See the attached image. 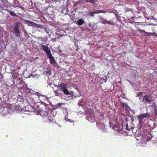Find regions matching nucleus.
<instances>
[{
    "mask_svg": "<svg viewBox=\"0 0 157 157\" xmlns=\"http://www.w3.org/2000/svg\"><path fill=\"white\" fill-rule=\"evenodd\" d=\"M57 86L66 95L71 94L70 92L67 90V86L64 83H62L58 84Z\"/></svg>",
    "mask_w": 157,
    "mask_h": 157,
    "instance_id": "1",
    "label": "nucleus"
},
{
    "mask_svg": "<svg viewBox=\"0 0 157 157\" xmlns=\"http://www.w3.org/2000/svg\"><path fill=\"white\" fill-rule=\"evenodd\" d=\"M47 54L48 56V57L50 60V64L54 63H55V60L52 55L51 52L50 50H44Z\"/></svg>",
    "mask_w": 157,
    "mask_h": 157,
    "instance_id": "2",
    "label": "nucleus"
},
{
    "mask_svg": "<svg viewBox=\"0 0 157 157\" xmlns=\"http://www.w3.org/2000/svg\"><path fill=\"white\" fill-rule=\"evenodd\" d=\"M150 115V113H142L140 114L137 117V118L139 120V122L140 123L142 121L143 119L144 118H148Z\"/></svg>",
    "mask_w": 157,
    "mask_h": 157,
    "instance_id": "3",
    "label": "nucleus"
},
{
    "mask_svg": "<svg viewBox=\"0 0 157 157\" xmlns=\"http://www.w3.org/2000/svg\"><path fill=\"white\" fill-rule=\"evenodd\" d=\"M143 101H145L147 103L152 101V96L151 94H145L143 97Z\"/></svg>",
    "mask_w": 157,
    "mask_h": 157,
    "instance_id": "4",
    "label": "nucleus"
},
{
    "mask_svg": "<svg viewBox=\"0 0 157 157\" xmlns=\"http://www.w3.org/2000/svg\"><path fill=\"white\" fill-rule=\"evenodd\" d=\"M18 28L19 25L18 23H16L15 24V25L13 28V30L14 31L15 35L17 37H18L20 36L21 33L19 31Z\"/></svg>",
    "mask_w": 157,
    "mask_h": 157,
    "instance_id": "5",
    "label": "nucleus"
},
{
    "mask_svg": "<svg viewBox=\"0 0 157 157\" xmlns=\"http://www.w3.org/2000/svg\"><path fill=\"white\" fill-rule=\"evenodd\" d=\"M120 104L126 110L128 111L130 110V108L128 106L127 104L122 102H120Z\"/></svg>",
    "mask_w": 157,
    "mask_h": 157,
    "instance_id": "6",
    "label": "nucleus"
},
{
    "mask_svg": "<svg viewBox=\"0 0 157 157\" xmlns=\"http://www.w3.org/2000/svg\"><path fill=\"white\" fill-rule=\"evenodd\" d=\"M101 23L103 24H108L109 25H115V23L113 22L107 21L105 19H102L101 20Z\"/></svg>",
    "mask_w": 157,
    "mask_h": 157,
    "instance_id": "7",
    "label": "nucleus"
},
{
    "mask_svg": "<svg viewBox=\"0 0 157 157\" xmlns=\"http://www.w3.org/2000/svg\"><path fill=\"white\" fill-rule=\"evenodd\" d=\"M122 128V126L120 124H117L114 127V129L116 131L120 132L121 131Z\"/></svg>",
    "mask_w": 157,
    "mask_h": 157,
    "instance_id": "8",
    "label": "nucleus"
},
{
    "mask_svg": "<svg viewBox=\"0 0 157 157\" xmlns=\"http://www.w3.org/2000/svg\"><path fill=\"white\" fill-rule=\"evenodd\" d=\"M9 96L8 94H5L3 96L2 98L3 102L6 103L8 102Z\"/></svg>",
    "mask_w": 157,
    "mask_h": 157,
    "instance_id": "9",
    "label": "nucleus"
},
{
    "mask_svg": "<svg viewBox=\"0 0 157 157\" xmlns=\"http://www.w3.org/2000/svg\"><path fill=\"white\" fill-rule=\"evenodd\" d=\"M84 22V21L82 19H80L76 22V24L78 25H82Z\"/></svg>",
    "mask_w": 157,
    "mask_h": 157,
    "instance_id": "10",
    "label": "nucleus"
},
{
    "mask_svg": "<svg viewBox=\"0 0 157 157\" xmlns=\"http://www.w3.org/2000/svg\"><path fill=\"white\" fill-rule=\"evenodd\" d=\"M48 68H45L44 69V73L45 74H47L50 75L51 74V72Z\"/></svg>",
    "mask_w": 157,
    "mask_h": 157,
    "instance_id": "11",
    "label": "nucleus"
},
{
    "mask_svg": "<svg viewBox=\"0 0 157 157\" xmlns=\"http://www.w3.org/2000/svg\"><path fill=\"white\" fill-rule=\"evenodd\" d=\"M26 22L28 23V25L29 26H36L37 25V24H35L34 23L31 21H27Z\"/></svg>",
    "mask_w": 157,
    "mask_h": 157,
    "instance_id": "12",
    "label": "nucleus"
},
{
    "mask_svg": "<svg viewBox=\"0 0 157 157\" xmlns=\"http://www.w3.org/2000/svg\"><path fill=\"white\" fill-rule=\"evenodd\" d=\"M143 93L142 92H139L137 93V95H136V97H139V99L141 100L142 99H140L141 97H142V96L143 95Z\"/></svg>",
    "mask_w": 157,
    "mask_h": 157,
    "instance_id": "13",
    "label": "nucleus"
},
{
    "mask_svg": "<svg viewBox=\"0 0 157 157\" xmlns=\"http://www.w3.org/2000/svg\"><path fill=\"white\" fill-rule=\"evenodd\" d=\"M125 128L127 130H130L131 129V128L130 127H128V123H126V124H125Z\"/></svg>",
    "mask_w": 157,
    "mask_h": 157,
    "instance_id": "14",
    "label": "nucleus"
},
{
    "mask_svg": "<svg viewBox=\"0 0 157 157\" xmlns=\"http://www.w3.org/2000/svg\"><path fill=\"white\" fill-rule=\"evenodd\" d=\"M10 13L11 15L12 16H16V14L13 12L11 11L10 12Z\"/></svg>",
    "mask_w": 157,
    "mask_h": 157,
    "instance_id": "15",
    "label": "nucleus"
},
{
    "mask_svg": "<svg viewBox=\"0 0 157 157\" xmlns=\"http://www.w3.org/2000/svg\"><path fill=\"white\" fill-rule=\"evenodd\" d=\"M95 1V0H87L86 2H91L92 3H94Z\"/></svg>",
    "mask_w": 157,
    "mask_h": 157,
    "instance_id": "16",
    "label": "nucleus"
},
{
    "mask_svg": "<svg viewBox=\"0 0 157 157\" xmlns=\"http://www.w3.org/2000/svg\"><path fill=\"white\" fill-rule=\"evenodd\" d=\"M94 110L93 109H92V110L91 111V113L90 114V116H91V117H92L94 116V113H93L92 111H93Z\"/></svg>",
    "mask_w": 157,
    "mask_h": 157,
    "instance_id": "17",
    "label": "nucleus"
},
{
    "mask_svg": "<svg viewBox=\"0 0 157 157\" xmlns=\"http://www.w3.org/2000/svg\"><path fill=\"white\" fill-rule=\"evenodd\" d=\"M100 13V10H98L95 12H93V13Z\"/></svg>",
    "mask_w": 157,
    "mask_h": 157,
    "instance_id": "18",
    "label": "nucleus"
},
{
    "mask_svg": "<svg viewBox=\"0 0 157 157\" xmlns=\"http://www.w3.org/2000/svg\"><path fill=\"white\" fill-rule=\"evenodd\" d=\"M155 116H156L157 115V109H155Z\"/></svg>",
    "mask_w": 157,
    "mask_h": 157,
    "instance_id": "19",
    "label": "nucleus"
},
{
    "mask_svg": "<svg viewBox=\"0 0 157 157\" xmlns=\"http://www.w3.org/2000/svg\"><path fill=\"white\" fill-rule=\"evenodd\" d=\"M151 137H149V138H147V141H149L151 139Z\"/></svg>",
    "mask_w": 157,
    "mask_h": 157,
    "instance_id": "20",
    "label": "nucleus"
},
{
    "mask_svg": "<svg viewBox=\"0 0 157 157\" xmlns=\"http://www.w3.org/2000/svg\"><path fill=\"white\" fill-rule=\"evenodd\" d=\"M100 13H105V11H102V10H100Z\"/></svg>",
    "mask_w": 157,
    "mask_h": 157,
    "instance_id": "21",
    "label": "nucleus"
},
{
    "mask_svg": "<svg viewBox=\"0 0 157 157\" xmlns=\"http://www.w3.org/2000/svg\"><path fill=\"white\" fill-rule=\"evenodd\" d=\"M51 118H52V119H53V118L51 117H50V120H49V122L50 123H51L52 121V120L51 119Z\"/></svg>",
    "mask_w": 157,
    "mask_h": 157,
    "instance_id": "22",
    "label": "nucleus"
},
{
    "mask_svg": "<svg viewBox=\"0 0 157 157\" xmlns=\"http://www.w3.org/2000/svg\"><path fill=\"white\" fill-rule=\"evenodd\" d=\"M46 46H43V48L44 49H46Z\"/></svg>",
    "mask_w": 157,
    "mask_h": 157,
    "instance_id": "23",
    "label": "nucleus"
},
{
    "mask_svg": "<svg viewBox=\"0 0 157 157\" xmlns=\"http://www.w3.org/2000/svg\"><path fill=\"white\" fill-rule=\"evenodd\" d=\"M91 13V16H94V15H93V14L94 13Z\"/></svg>",
    "mask_w": 157,
    "mask_h": 157,
    "instance_id": "24",
    "label": "nucleus"
},
{
    "mask_svg": "<svg viewBox=\"0 0 157 157\" xmlns=\"http://www.w3.org/2000/svg\"><path fill=\"white\" fill-rule=\"evenodd\" d=\"M59 50V52H61L62 51H61V50Z\"/></svg>",
    "mask_w": 157,
    "mask_h": 157,
    "instance_id": "25",
    "label": "nucleus"
}]
</instances>
